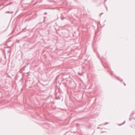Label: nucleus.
<instances>
[{"label": "nucleus", "mask_w": 135, "mask_h": 135, "mask_svg": "<svg viewBox=\"0 0 135 135\" xmlns=\"http://www.w3.org/2000/svg\"><path fill=\"white\" fill-rule=\"evenodd\" d=\"M56 99L60 100L61 98H60L59 97V96L57 97V96H56Z\"/></svg>", "instance_id": "1"}, {"label": "nucleus", "mask_w": 135, "mask_h": 135, "mask_svg": "<svg viewBox=\"0 0 135 135\" xmlns=\"http://www.w3.org/2000/svg\"><path fill=\"white\" fill-rule=\"evenodd\" d=\"M6 13H13V11H12L10 12L9 11H8Z\"/></svg>", "instance_id": "2"}, {"label": "nucleus", "mask_w": 135, "mask_h": 135, "mask_svg": "<svg viewBox=\"0 0 135 135\" xmlns=\"http://www.w3.org/2000/svg\"><path fill=\"white\" fill-rule=\"evenodd\" d=\"M115 77L117 78V79L119 80L121 82H122L123 81V80L122 79H121V80H120L119 78L118 77H116L115 76Z\"/></svg>", "instance_id": "3"}, {"label": "nucleus", "mask_w": 135, "mask_h": 135, "mask_svg": "<svg viewBox=\"0 0 135 135\" xmlns=\"http://www.w3.org/2000/svg\"><path fill=\"white\" fill-rule=\"evenodd\" d=\"M48 1L50 2H54V1L53 0H48Z\"/></svg>", "instance_id": "4"}, {"label": "nucleus", "mask_w": 135, "mask_h": 135, "mask_svg": "<svg viewBox=\"0 0 135 135\" xmlns=\"http://www.w3.org/2000/svg\"><path fill=\"white\" fill-rule=\"evenodd\" d=\"M26 27H25V28H23V29L21 31V32H23L24 31V30L26 29Z\"/></svg>", "instance_id": "5"}, {"label": "nucleus", "mask_w": 135, "mask_h": 135, "mask_svg": "<svg viewBox=\"0 0 135 135\" xmlns=\"http://www.w3.org/2000/svg\"><path fill=\"white\" fill-rule=\"evenodd\" d=\"M110 73L111 74L113 75V72L111 70L110 71Z\"/></svg>", "instance_id": "6"}, {"label": "nucleus", "mask_w": 135, "mask_h": 135, "mask_svg": "<svg viewBox=\"0 0 135 135\" xmlns=\"http://www.w3.org/2000/svg\"><path fill=\"white\" fill-rule=\"evenodd\" d=\"M125 121H124L123 122V123H122V124H119V126H121V125H123V124H124L125 123Z\"/></svg>", "instance_id": "7"}, {"label": "nucleus", "mask_w": 135, "mask_h": 135, "mask_svg": "<svg viewBox=\"0 0 135 135\" xmlns=\"http://www.w3.org/2000/svg\"><path fill=\"white\" fill-rule=\"evenodd\" d=\"M26 67V66H24L23 68V70H24L25 68Z\"/></svg>", "instance_id": "8"}, {"label": "nucleus", "mask_w": 135, "mask_h": 135, "mask_svg": "<svg viewBox=\"0 0 135 135\" xmlns=\"http://www.w3.org/2000/svg\"><path fill=\"white\" fill-rule=\"evenodd\" d=\"M109 123L108 122H106V123H105L104 124V125H106L108 124Z\"/></svg>", "instance_id": "9"}, {"label": "nucleus", "mask_w": 135, "mask_h": 135, "mask_svg": "<svg viewBox=\"0 0 135 135\" xmlns=\"http://www.w3.org/2000/svg\"><path fill=\"white\" fill-rule=\"evenodd\" d=\"M14 31H15V30H13V31H12V33H11V34H13V33L14 32Z\"/></svg>", "instance_id": "10"}, {"label": "nucleus", "mask_w": 135, "mask_h": 135, "mask_svg": "<svg viewBox=\"0 0 135 135\" xmlns=\"http://www.w3.org/2000/svg\"><path fill=\"white\" fill-rule=\"evenodd\" d=\"M105 7H106V9L107 10V11L108 10V8H107V7L105 5Z\"/></svg>", "instance_id": "11"}, {"label": "nucleus", "mask_w": 135, "mask_h": 135, "mask_svg": "<svg viewBox=\"0 0 135 135\" xmlns=\"http://www.w3.org/2000/svg\"><path fill=\"white\" fill-rule=\"evenodd\" d=\"M47 14V13L46 12H45V13H44V14H45V15H46V14Z\"/></svg>", "instance_id": "12"}, {"label": "nucleus", "mask_w": 135, "mask_h": 135, "mask_svg": "<svg viewBox=\"0 0 135 135\" xmlns=\"http://www.w3.org/2000/svg\"><path fill=\"white\" fill-rule=\"evenodd\" d=\"M20 33H21V32H19V33H18L17 35H19V34H20Z\"/></svg>", "instance_id": "13"}, {"label": "nucleus", "mask_w": 135, "mask_h": 135, "mask_svg": "<svg viewBox=\"0 0 135 135\" xmlns=\"http://www.w3.org/2000/svg\"><path fill=\"white\" fill-rule=\"evenodd\" d=\"M103 13H101L100 15V16H101L102 15V14H103Z\"/></svg>", "instance_id": "14"}, {"label": "nucleus", "mask_w": 135, "mask_h": 135, "mask_svg": "<svg viewBox=\"0 0 135 135\" xmlns=\"http://www.w3.org/2000/svg\"><path fill=\"white\" fill-rule=\"evenodd\" d=\"M124 85L125 86V85H126V84H125L124 83Z\"/></svg>", "instance_id": "15"}, {"label": "nucleus", "mask_w": 135, "mask_h": 135, "mask_svg": "<svg viewBox=\"0 0 135 135\" xmlns=\"http://www.w3.org/2000/svg\"><path fill=\"white\" fill-rule=\"evenodd\" d=\"M106 0H105V2H104V3H105V2L106 1Z\"/></svg>", "instance_id": "16"}, {"label": "nucleus", "mask_w": 135, "mask_h": 135, "mask_svg": "<svg viewBox=\"0 0 135 135\" xmlns=\"http://www.w3.org/2000/svg\"><path fill=\"white\" fill-rule=\"evenodd\" d=\"M100 128L99 127H98L97 128H98V129H99V128Z\"/></svg>", "instance_id": "17"}, {"label": "nucleus", "mask_w": 135, "mask_h": 135, "mask_svg": "<svg viewBox=\"0 0 135 135\" xmlns=\"http://www.w3.org/2000/svg\"><path fill=\"white\" fill-rule=\"evenodd\" d=\"M61 20H63V18H62V19H61Z\"/></svg>", "instance_id": "18"}, {"label": "nucleus", "mask_w": 135, "mask_h": 135, "mask_svg": "<svg viewBox=\"0 0 135 135\" xmlns=\"http://www.w3.org/2000/svg\"><path fill=\"white\" fill-rule=\"evenodd\" d=\"M10 51H11V50H9V52H10Z\"/></svg>", "instance_id": "19"}]
</instances>
